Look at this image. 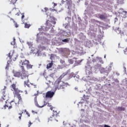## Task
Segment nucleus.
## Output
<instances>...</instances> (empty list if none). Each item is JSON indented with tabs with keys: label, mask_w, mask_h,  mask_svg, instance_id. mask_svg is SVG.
<instances>
[{
	"label": "nucleus",
	"mask_w": 127,
	"mask_h": 127,
	"mask_svg": "<svg viewBox=\"0 0 127 127\" xmlns=\"http://www.w3.org/2000/svg\"><path fill=\"white\" fill-rule=\"evenodd\" d=\"M67 75L66 73H64L62 75H61L59 79H57L55 82L56 84V90H60L61 89H64V84L63 81H61V79L63 78L64 76Z\"/></svg>",
	"instance_id": "1"
},
{
	"label": "nucleus",
	"mask_w": 127,
	"mask_h": 127,
	"mask_svg": "<svg viewBox=\"0 0 127 127\" xmlns=\"http://www.w3.org/2000/svg\"><path fill=\"white\" fill-rule=\"evenodd\" d=\"M29 75L28 71L21 73V79H22V80H27L24 82V84L27 86V87H29V84H28L29 83V79H28Z\"/></svg>",
	"instance_id": "2"
},
{
	"label": "nucleus",
	"mask_w": 127,
	"mask_h": 127,
	"mask_svg": "<svg viewBox=\"0 0 127 127\" xmlns=\"http://www.w3.org/2000/svg\"><path fill=\"white\" fill-rule=\"evenodd\" d=\"M66 5L68 9H72L75 8V4L72 3V0H66Z\"/></svg>",
	"instance_id": "3"
},
{
	"label": "nucleus",
	"mask_w": 127,
	"mask_h": 127,
	"mask_svg": "<svg viewBox=\"0 0 127 127\" xmlns=\"http://www.w3.org/2000/svg\"><path fill=\"white\" fill-rule=\"evenodd\" d=\"M11 91H13V94H17L19 92V89L16 88V84H12L10 86Z\"/></svg>",
	"instance_id": "4"
},
{
	"label": "nucleus",
	"mask_w": 127,
	"mask_h": 127,
	"mask_svg": "<svg viewBox=\"0 0 127 127\" xmlns=\"http://www.w3.org/2000/svg\"><path fill=\"white\" fill-rule=\"evenodd\" d=\"M12 54L11 55H10V54H11L10 52L8 53V57L10 58V60L12 59L13 61H15L17 59V57L16 56V55L14 54V51H12Z\"/></svg>",
	"instance_id": "5"
},
{
	"label": "nucleus",
	"mask_w": 127,
	"mask_h": 127,
	"mask_svg": "<svg viewBox=\"0 0 127 127\" xmlns=\"http://www.w3.org/2000/svg\"><path fill=\"white\" fill-rule=\"evenodd\" d=\"M14 105L15 106H16V103H15L13 101H12L10 102V103H9L8 105H5L3 106V108L4 109H6L7 108H8L9 109H10L12 108V106Z\"/></svg>",
	"instance_id": "6"
},
{
	"label": "nucleus",
	"mask_w": 127,
	"mask_h": 127,
	"mask_svg": "<svg viewBox=\"0 0 127 127\" xmlns=\"http://www.w3.org/2000/svg\"><path fill=\"white\" fill-rule=\"evenodd\" d=\"M55 94V93L53 91H48L46 94V98H53V96H54V94Z\"/></svg>",
	"instance_id": "7"
},
{
	"label": "nucleus",
	"mask_w": 127,
	"mask_h": 127,
	"mask_svg": "<svg viewBox=\"0 0 127 127\" xmlns=\"http://www.w3.org/2000/svg\"><path fill=\"white\" fill-rule=\"evenodd\" d=\"M52 24H56V21H55V19H54V21L47 20L46 22V25L47 26H49L50 27H52Z\"/></svg>",
	"instance_id": "8"
},
{
	"label": "nucleus",
	"mask_w": 127,
	"mask_h": 127,
	"mask_svg": "<svg viewBox=\"0 0 127 127\" xmlns=\"http://www.w3.org/2000/svg\"><path fill=\"white\" fill-rule=\"evenodd\" d=\"M21 91L20 90L19 91V92L17 93H14V96H16L18 99V104H19V102H22V98H21V95L19 93H20Z\"/></svg>",
	"instance_id": "9"
},
{
	"label": "nucleus",
	"mask_w": 127,
	"mask_h": 127,
	"mask_svg": "<svg viewBox=\"0 0 127 127\" xmlns=\"http://www.w3.org/2000/svg\"><path fill=\"white\" fill-rule=\"evenodd\" d=\"M60 114V111L57 110H54L53 113V116L56 119H58V117H60L59 115Z\"/></svg>",
	"instance_id": "10"
},
{
	"label": "nucleus",
	"mask_w": 127,
	"mask_h": 127,
	"mask_svg": "<svg viewBox=\"0 0 127 127\" xmlns=\"http://www.w3.org/2000/svg\"><path fill=\"white\" fill-rule=\"evenodd\" d=\"M19 64H21V65H22L23 66V65H25L26 66L28 65L29 64V61H27L26 60H25L24 61H20L19 62Z\"/></svg>",
	"instance_id": "11"
},
{
	"label": "nucleus",
	"mask_w": 127,
	"mask_h": 127,
	"mask_svg": "<svg viewBox=\"0 0 127 127\" xmlns=\"http://www.w3.org/2000/svg\"><path fill=\"white\" fill-rule=\"evenodd\" d=\"M14 77H16L17 78H21V73L19 71H14Z\"/></svg>",
	"instance_id": "12"
},
{
	"label": "nucleus",
	"mask_w": 127,
	"mask_h": 127,
	"mask_svg": "<svg viewBox=\"0 0 127 127\" xmlns=\"http://www.w3.org/2000/svg\"><path fill=\"white\" fill-rule=\"evenodd\" d=\"M53 121H56V122H58V119L55 118L54 116H52V117L48 118V123H51Z\"/></svg>",
	"instance_id": "13"
},
{
	"label": "nucleus",
	"mask_w": 127,
	"mask_h": 127,
	"mask_svg": "<svg viewBox=\"0 0 127 127\" xmlns=\"http://www.w3.org/2000/svg\"><path fill=\"white\" fill-rule=\"evenodd\" d=\"M19 66L20 67L21 73L27 71V70H25V68L23 65H22V64H19Z\"/></svg>",
	"instance_id": "14"
},
{
	"label": "nucleus",
	"mask_w": 127,
	"mask_h": 127,
	"mask_svg": "<svg viewBox=\"0 0 127 127\" xmlns=\"http://www.w3.org/2000/svg\"><path fill=\"white\" fill-rule=\"evenodd\" d=\"M53 62L52 61L51 63L48 64L47 65V69H50V68H52V66H53Z\"/></svg>",
	"instance_id": "15"
},
{
	"label": "nucleus",
	"mask_w": 127,
	"mask_h": 127,
	"mask_svg": "<svg viewBox=\"0 0 127 127\" xmlns=\"http://www.w3.org/2000/svg\"><path fill=\"white\" fill-rule=\"evenodd\" d=\"M99 18L102 20L107 19V16L103 14H100L99 15Z\"/></svg>",
	"instance_id": "16"
},
{
	"label": "nucleus",
	"mask_w": 127,
	"mask_h": 127,
	"mask_svg": "<svg viewBox=\"0 0 127 127\" xmlns=\"http://www.w3.org/2000/svg\"><path fill=\"white\" fill-rule=\"evenodd\" d=\"M11 20H12L13 23L14 24L15 27H16V28H17V27H18L19 26L18 24H17V23L15 22V21H14L13 19L11 18Z\"/></svg>",
	"instance_id": "17"
},
{
	"label": "nucleus",
	"mask_w": 127,
	"mask_h": 127,
	"mask_svg": "<svg viewBox=\"0 0 127 127\" xmlns=\"http://www.w3.org/2000/svg\"><path fill=\"white\" fill-rule=\"evenodd\" d=\"M27 45L29 46V48H31V47L33 46V44L31 42H27Z\"/></svg>",
	"instance_id": "18"
},
{
	"label": "nucleus",
	"mask_w": 127,
	"mask_h": 127,
	"mask_svg": "<svg viewBox=\"0 0 127 127\" xmlns=\"http://www.w3.org/2000/svg\"><path fill=\"white\" fill-rule=\"evenodd\" d=\"M0 101H4L5 103H6V101H7V99H6L5 95H4L2 97V98L0 99Z\"/></svg>",
	"instance_id": "19"
},
{
	"label": "nucleus",
	"mask_w": 127,
	"mask_h": 127,
	"mask_svg": "<svg viewBox=\"0 0 127 127\" xmlns=\"http://www.w3.org/2000/svg\"><path fill=\"white\" fill-rule=\"evenodd\" d=\"M126 109L124 107H118L117 108V111H125Z\"/></svg>",
	"instance_id": "20"
},
{
	"label": "nucleus",
	"mask_w": 127,
	"mask_h": 127,
	"mask_svg": "<svg viewBox=\"0 0 127 127\" xmlns=\"http://www.w3.org/2000/svg\"><path fill=\"white\" fill-rule=\"evenodd\" d=\"M95 69H100L102 67V64H97L95 65Z\"/></svg>",
	"instance_id": "21"
},
{
	"label": "nucleus",
	"mask_w": 127,
	"mask_h": 127,
	"mask_svg": "<svg viewBox=\"0 0 127 127\" xmlns=\"http://www.w3.org/2000/svg\"><path fill=\"white\" fill-rule=\"evenodd\" d=\"M31 25L29 24H27V23H25V28H29L30 27Z\"/></svg>",
	"instance_id": "22"
},
{
	"label": "nucleus",
	"mask_w": 127,
	"mask_h": 127,
	"mask_svg": "<svg viewBox=\"0 0 127 127\" xmlns=\"http://www.w3.org/2000/svg\"><path fill=\"white\" fill-rule=\"evenodd\" d=\"M8 62H9V61H8L7 62V65H6V66L5 67V69L6 70H8V68L9 67V63H8Z\"/></svg>",
	"instance_id": "23"
},
{
	"label": "nucleus",
	"mask_w": 127,
	"mask_h": 127,
	"mask_svg": "<svg viewBox=\"0 0 127 127\" xmlns=\"http://www.w3.org/2000/svg\"><path fill=\"white\" fill-rule=\"evenodd\" d=\"M32 65L30 64H29L27 65V68L28 69H32Z\"/></svg>",
	"instance_id": "24"
},
{
	"label": "nucleus",
	"mask_w": 127,
	"mask_h": 127,
	"mask_svg": "<svg viewBox=\"0 0 127 127\" xmlns=\"http://www.w3.org/2000/svg\"><path fill=\"white\" fill-rule=\"evenodd\" d=\"M68 63H69V64H73L74 61H73V59L68 60Z\"/></svg>",
	"instance_id": "25"
},
{
	"label": "nucleus",
	"mask_w": 127,
	"mask_h": 127,
	"mask_svg": "<svg viewBox=\"0 0 127 127\" xmlns=\"http://www.w3.org/2000/svg\"><path fill=\"white\" fill-rule=\"evenodd\" d=\"M16 0H11V3L14 4L15 3V2H16Z\"/></svg>",
	"instance_id": "26"
},
{
	"label": "nucleus",
	"mask_w": 127,
	"mask_h": 127,
	"mask_svg": "<svg viewBox=\"0 0 127 127\" xmlns=\"http://www.w3.org/2000/svg\"><path fill=\"white\" fill-rule=\"evenodd\" d=\"M62 83H63V84H64V87H65V86H68V85H69V84L67 82L65 83L63 81Z\"/></svg>",
	"instance_id": "27"
},
{
	"label": "nucleus",
	"mask_w": 127,
	"mask_h": 127,
	"mask_svg": "<svg viewBox=\"0 0 127 127\" xmlns=\"http://www.w3.org/2000/svg\"><path fill=\"white\" fill-rule=\"evenodd\" d=\"M22 114L23 112H22L21 113L19 114V120H21V117H22Z\"/></svg>",
	"instance_id": "28"
},
{
	"label": "nucleus",
	"mask_w": 127,
	"mask_h": 127,
	"mask_svg": "<svg viewBox=\"0 0 127 127\" xmlns=\"http://www.w3.org/2000/svg\"><path fill=\"white\" fill-rule=\"evenodd\" d=\"M60 63H61V64H64V63H65V61L63 60H60Z\"/></svg>",
	"instance_id": "29"
},
{
	"label": "nucleus",
	"mask_w": 127,
	"mask_h": 127,
	"mask_svg": "<svg viewBox=\"0 0 127 127\" xmlns=\"http://www.w3.org/2000/svg\"><path fill=\"white\" fill-rule=\"evenodd\" d=\"M11 44L12 45H14V44H15V39H14V41L11 42Z\"/></svg>",
	"instance_id": "30"
},
{
	"label": "nucleus",
	"mask_w": 127,
	"mask_h": 127,
	"mask_svg": "<svg viewBox=\"0 0 127 127\" xmlns=\"http://www.w3.org/2000/svg\"><path fill=\"white\" fill-rule=\"evenodd\" d=\"M63 42H68V39H64L63 40Z\"/></svg>",
	"instance_id": "31"
},
{
	"label": "nucleus",
	"mask_w": 127,
	"mask_h": 127,
	"mask_svg": "<svg viewBox=\"0 0 127 127\" xmlns=\"http://www.w3.org/2000/svg\"><path fill=\"white\" fill-rule=\"evenodd\" d=\"M32 125V123H31V122L29 121V124H28V127H30V126Z\"/></svg>",
	"instance_id": "32"
},
{
	"label": "nucleus",
	"mask_w": 127,
	"mask_h": 127,
	"mask_svg": "<svg viewBox=\"0 0 127 127\" xmlns=\"http://www.w3.org/2000/svg\"><path fill=\"white\" fill-rule=\"evenodd\" d=\"M33 52H34V49H33L32 48H31L30 53H33Z\"/></svg>",
	"instance_id": "33"
},
{
	"label": "nucleus",
	"mask_w": 127,
	"mask_h": 127,
	"mask_svg": "<svg viewBox=\"0 0 127 127\" xmlns=\"http://www.w3.org/2000/svg\"><path fill=\"white\" fill-rule=\"evenodd\" d=\"M23 18H24V15H22V16H21L22 20H23Z\"/></svg>",
	"instance_id": "34"
},
{
	"label": "nucleus",
	"mask_w": 127,
	"mask_h": 127,
	"mask_svg": "<svg viewBox=\"0 0 127 127\" xmlns=\"http://www.w3.org/2000/svg\"><path fill=\"white\" fill-rule=\"evenodd\" d=\"M104 127H111L109 126L108 125H104Z\"/></svg>",
	"instance_id": "35"
},
{
	"label": "nucleus",
	"mask_w": 127,
	"mask_h": 127,
	"mask_svg": "<svg viewBox=\"0 0 127 127\" xmlns=\"http://www.w3.org/2000/svg\"><path fill=\"white\" fill-rule=\"evenodd\" d=\"M27 115H28V117H30V115H29V113L28 112H26Z\"/></svg>",
	"instance_id": "36"
},
{
	"label": "nucleus",
	"mask_w": 127,
	"mask_h": 127,
	"mask_svg": "<svg viewBox=\"0 0 127 127\" xmlns=\"http://www.w3.org/2000/svg\"><path fill=\"white\" fill-rule=\"evenodd\" d=\"M62 2L63 3H64V2H65V1H64V0H62Z\"/></svg>",
	"instance_id": "37"
},
{
	"label": "nucleus",
	"mask_w": 127,
	"mask_h": 127,
	"mask_svg": "<svg viewBox=\"0 0 127 127\" xmlns=\"http://www.w3.org/2000/svg\"><path fill=\"white\" fill-rule=\"evenodd\" d=\"M15 15H19V13H17V14H16Z\"/></svg>",
	"instance_id": "38"
},
{
	"label": "nucleus",
	"mask_w": 127,
	"mask_h": 127,
	"mask_svg": "<svg viewBox=\"0 0 127 127\" xmlns=\"http://www.w3.org/2000/svg\"><path fill=\"white\" fill-rule=\"evenodd\" d=\"M43 107H44V105L42 106H40V108H43Z\"/></svg>",
	"instance_id": "39"
},
{
	"label": "nucleus",
	"mask_w": 127,
	"mask_h": 127,
	"mask_svg": "<svg viewBox=\"0 0 127 127\" xmlns=\"http://www.w3.org/2000/svg\"><path fill=\"white\" fill-rule=\"evenodd\" d=\"M124 12L126 13V14H127V11H124Z\"/></svg>",
	"instance_id": "40"
},
{
	"label": "nucleus",
	"mask_w": 127,
	"mask_h": 127,
	"mask_svg": "<svg viewBox=\"0 0 127 127\" xmlns=\"http://www.w3.org/2000/svg\"><path fill=\"white\" fill-rule=\"evenodd\" d=\"M45 10H47V8H45Z\"/></svg>",
	"instance_id": "41"
},
{
	"label": "nucleus",
	"mask_w": 127,
	"mask_h": 127,
	"mask_svg": "<svg viewBox=\"0 0 127 127\" xmlns=\"http://www.w3.org/2000/svg\"><path fill=\"white\" fill-rule=\"evenodd\" d=\"M104 58H106V55L104 56Z\"/></svg>",
	"instance_id": "42"
},
{
	"label": "nucleus",
	"mask_w": 127,
	"mask_h": 127,
	"mask_svg": "<svg viewBox=\"0 0 127 127\" xmlns=\"http://www.w3.org/2000/svg\"><path fill=\"white\" fill-rule=\"evenodd\" d=\"M6 88V87L4 86V89H5Z\"/></svg>",
	"instance_id": "43"
},
{
	"label": "nucleus",
	"mask_w": 127,
	"mask_h": 127,
	"mask_svg": "<svg viewBox=\"0 0 127 127\" xmlns=\"http://www.w3.org/2000/svg\"><path fill=\"white\" fill-rule=\"evenodd\" d=\"M0 126H1V125H0V127H1Z\"/></svg>",
	"instance_id": "44"
},
{
	"label": "nucleus",
	"mask_w": 127,
	"mask_h": 127,
	"mask_svg": "<svg viewBox=\"0 0 127 127\" xmlns=\"http://www.w3.org/2000/svg\"><path fill=\"white\" fill-rule=\"evenodd\" d=\"M53 55V54H52V55H51V56H52Z\"/></svg>",
	"instance_id": "45"
},
{
	"label": "nucleus",
	"mask_w": 127,
	"mask_h": 127,
	"mask_svg": "<svg viewBox=\"0 0 127 127\" xmlns=\"http://www.w3.org/2000/svg\"><path fill=\"white\" fill-rule=\"evenodd\" d=\"M84 96H85V95H83V97H84Z\"/></svg>",
	"instance_id": "46"
}]
</instances>
